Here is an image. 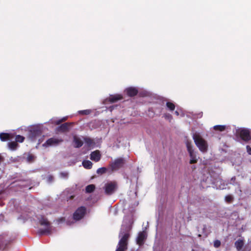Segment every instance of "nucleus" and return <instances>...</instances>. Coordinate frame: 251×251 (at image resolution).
<instances>
[{
  "label": "nucleus",
  "instance_id": "nucleus-1",
  "mask_svg": "<svg viewBox=\"0 0 251 251\" xmlns=\"http://www.w3.org/2000/svg\"><path fill=\"white\" fill-rule=\"evenodd\" d=\"M119 236L120 239L116 251H126L127 249V240L129 237L128 229L127 227L124 229V226L123 225Z\"/></svg>",
  "mask_w": 251,
  "mask_h": 251
},
{
  "label": "nucleus",
  "instance_id": "nucleus-2",
  "mask_svg": "<svg viewBox=\"0 0 251 251\" xmlns=\"http://www.w3.org/2000/svg\"><path fill=\"white\" fill-rule=\"evenodd\" d=\"M193 139L196 146L202 152H206L208 150V144L199 134L194 133L192 135Z\"/></svg>",
  "mask_w": 251,
  "mask_h": 251
},
{
  "label": "nucleus",
  "instance_id": "nucleus-3",
  "mask_svg": "<svg viewBox=\"0 0 251 251\" xmlns=\"http://www.w3.org/2000/svg\"><path fill=\"white\" fill-rule=\"evenodd\" d=\"M37 220L39 221L40 224L45 226V228H40L38 230V233L40 235L45 234H50L51 232V227L50 222L43 215L36 216Z\"/></svg>",
  "mask_w": 251,
  "mask_h": 251
},
{
  "label": "nucleus",
  "instance_id": "nucleus-4",
  "mask_svg": "<svg viewBox=\"0 0 251 251\" xmlns=\"http://www.w3.org/2000/svg\"><path fill=\"white\" fill-rule=\"evenodd\" d=\"M185 144L190 157V163L191 164L196 163L199 157L197 154V152L193 149V145L192 141L186 140L185 141Z\"/></svg>",
  "mask_w": 251,
  "mask_h": 251
},
{
  "label": "nucleus",
  "instance_id": "nucleus-5",
  "mask_svg": "<svg viewBox=\"0 0 251 251\" xmlns=\"http://www.w3.org/2000/svg\"><path fill=\"white\" fill-rule=\"evenodd\" d=\"M104 193L107 195L113 194L117 189V184L115 181H108L103 187Z\"/></svg>",
  "mask_w": 251,
  "mask_h": 251
},
{
  "label": "nucleus",
  "instance_id": "nucleus-6",
  "mask_svg": "<svg viewBox=\"0 0 251 251\" xmlns=\"http://www.w3.org/2000/svg\"><path fill=\"white\" fill-rule=\"evenodd\" d=\"M42 134V130L39 126L32 127L28 132V138L32 141L36 140Z\"/></svg>",
  "mask_w": 251,
  "mask_h": 251
},
{
  "label": "nucleus",
  "instance_id": "nucleus-7",
  "mask_svg": "<svg viewBox=\"0 0 251 251\" xmlns=\"http://www.w3.org/2000/svg\"><path fill=\"white\" fill-rule=\"evenodd\" d=\"M237 133L245 141H248L251 139V133L249 129L240 128L237 129Z\"/></svg>",
  "mask_w": 251,
  "mask_h": 251
},
{
  "label": "nucleus",
  "instance_id": "nucleus-8",
  "mask_svg": "<svg viewBox=\"0 0 251 251\" xmlns=\"http://www.w3.org/2000/svg\"><path fill=\"white\" fill-rule=\"evenodd\" d=\"M63 142L62 139L56 138H50L47 140L43 144V147L48 148L51 146H55L59 145L60 143Z\"/></svg>",
  "mask_w": 251,
  "mask_h": 251
},
{
  "label": "nucleus",
  "instance_id": "nucleus-9",
  "mask_svg": "<svg viewBox=\"0 0 251 251\" xmlns=\"http://www.w3.org/2000/svg\"><path fill=\"white\" fill-rule=\"evenodd\" d=\"M86 213V208L84 207H80L77 209L73 215L74 220L79 221L83 218Z\"/></svg>",
  "mask_w": 251,
  "mask_h": 251
},
{
  "label": "nucleus",
  "instance_id": "nucleus-10",
  "mask_svg": "<svg viewBox=\"0 0 251 251\" xmlns=\"http://www.w3.org/2000/svg\"><path fill=\"white\" fill-rule=\"evenodd\" d=\"M125 163V160L122 158H118L111 163L110 167L112 171H116L122 167Z\"/></svg>",
  "mask_w": 251,
  "mask_h": 251
},
{
  "label": "nucleus",
  "instance_id": "nucleus-11",
  "mask_svg": "<svg viewBox=\"0 0 251 251\" xmlns=\"http://www.w3.org/2000/svg\"><path fill=\"white\" fill-rule=\"evenodd\" d=\"M125 92L128 96L133 97L137 94L138 90L136 87H129L126 88Z\"/></svg>",
  "mask_w": 251,
  "mask_h": 251
},
{
  "label": "nucleus",
  "instance_id": "nucleus-12",
  "mask_svg": "<svg viewBox=\"0 0 251 251\" xmlns=\"http://www.w3.org/2000/svg\"><path fill=\"white\" fill-rule=\"evenodd\" d=\"M146 233L144 231L140 232L139 233L138 236L136 238V243L139 245H141L143 244L144 241L146 239Z\"/></svg>",
  "mask_w": 251,
  "mask_h": 251
},
{
  "label": "nucleus",
  "instance_id": "nucleus-13",
  "mask_svg": "<svg viewBox=\"0 0 251 251\" xmlns=\"http://www.w3.org/2000/svg\"><path fill=\"white\" fill-rule=\"evenodd\" d=\"M101 158V155L99 151L97 150L91 152L90 159L95 162H98Z\"/></svg>",
  "mask_w": 251,
  "mask_h": 251
},
{
  "label": "nucleus",
  "instance_id": "nucleus-14",
  "mask_svg": "<svg viewBox=\"0 0 251 251\" xmlns=\"http://www.w3.org/2000/svg\"><path fill=\"white\" fill-rule=\"evenodd\" d=\"M74 146L75 148H78L83 145V141L80 138L75 135L73 137Z\"/></svg>",
  "mask_w": 251,
  "mask_h": 251
},
{
  "label": "nucleus",
  "instance_id": "nucleus-15",
  "mask_svg": "<svg viewBox=\"0 0 251 251\" xmlns=\"http://www.w3.org/2000/svg\"><path fill=\"white\" fill-rule=\"evenodd\" d=\"M14 138V136L11 133H1L0 134V139L1 141H5L11 140Z\"/></svg>",
  "mask_w": 251,
  "mask_h": 251
},
{
  "label": "nucleus",
  "instance_id": "nucleus-16",
  "mask_svg": "<svg viewBox=\"0 0 251 251\" xmlns=\"http://www.w3.org/2000/svg\"><path fill=\"white\" fill-rule=\"evenodd\" d=\"M123 99V97L120 94H116L114 95H111L110 96L108 100L110 102H115L118 100H122Z\"/></svg>",
  "mask_w": 251,
  "mask_h": 251
},
{
  "label": "nucleus",
  "instance_id": "nucleus-17",
  "mask_svg": "<svg viewBox=\"0 0 251 251\" xmlns=\"http://www.w3.org/2000/svg\"><path fill=\"white\" fill-rule=\"evenodd\" d=\"M244 242L242 240L239 239L235 243V246L238 251H244L243 249Z\"/></svg>",
  "mask_w": 251,
  "mask_h": 251
},
{
  "label": "nucleus",
  "instance_id": "nucleus-18",
  "mask_svg": "<svg viewBox=\"0 0 251 251\" xmlns=\"http://www.w3.org/2000/svg\"><path fill=\"white\" fill-rule=\"evenodd\" d=\"M70 126V124L68 123H66L65 124H62L60 126L57 127V130L61 132H65L69 130V126Z\"/></svg>",
  "mask_w": 251,
  "mask_h": 251
},
{
  "label": "nucleus",
  "instance_id": "nucleus-19",
  "mask_svg": "<svg viewBox=\"0 0 251 251\" xmlns=\"http://www.w3.org/2000/svg\"><path fill=\"white\" fill-rule=\"evenodd\" d=\"M83 140L85 143L90 148H93L95 145V143L93 139L89 137H84Z\"/></svg>",
  "mask_w": 251,
  "mask_h": 251
},
{
  "label": "nucleus",
  "instance_id": "nucleus-20",
  "mask_svg": "<svg viewBox=\"0 0 251 251\" xmlns=\"http://www.w3.org/2000/svg\"><path fill=\"white\" fill-rule=\"evenodd\" d=\"M67 119V117H63L61 119H59V120L57 119L56 118H52L50 120V122L51 124H54L55 125H59L61 122L66 121Z\"/></svg>",
  "mask_w": 251,
  "mask_h": 251
},
{
  "label": "nucleus",
  "instance_id": "nucleus-21",
  "mask_svg": "<svg viewBox=\"0 0 251 251\" xmlns=\"http://www.w3.org/2000/svg\"><path fill=\"white\" fill-rule=\"evenodd\" d=\"M223 181L221 179L217 180L215 183V186L217 189H224L226 188L224 184H222Z\"/></svg>",
  "mask_w": 251,
  "mask_h": 251
},
{
  "label": "nucleus",
  "instance_id": "nucleus-22",
  "mask_svg": "<svg viewBox=\"0 0 251 251\" xmlns=\"http://www.w3.org/2000/svg\"><path fill=\"white\" fill-rule=\"evenodd\" d=\"M83 166L87 169H90L92 167V163L89 160H84L82 162Z\"/></svg>",
  "mask_w": 251,
  "mask_h": 251
},
{
  "label": "nucleus",
  "instance_id": "nucleus-23",
  "mask_svg": "<svg viewBox=\"0 0 251 251\" xmlns=\"http://www.w3.org/2000/svg\"><path fill=\"white\" fill-rule=\"evenodd\" d=\"M95 189V186L94 184H90L86 186L85 188L86 192V193H91Z\"/></svg>",
  "mask_w": 251,
  "mask_h": 251
},
{
  "label": "nucleus",
  "instance_id": "nucleus-24",
  "mask_svg": "<svg viewBox=\"0 0 251 251\" xmlns=\"http://www.w3.org/2000/svg\"><path fill=\"white\" fill-rule=\"evenodd\" d=\"M226 126L223 125H216L213 126V128L216 130L223 131L226 129Z\"/></svg>",
  "mask_w": 251,
  "mask_h": 251
},
{
  "label": "nucleus",
  "instance_id": "nucleus-25",
  "mask_svg": "<svg viewBox=\"0 0 251 251\" xmlns=\"http://www.w3.org/2000/svg\"><path fill=\"white\" fill-rule=\"evenodd\" d=\"M8 145L10 149L11 150H15L17 148L18 144L16 142H10L8 143Z\"/></svg>",
  "mask_w": 251,
  "mask_h": 251
},
{
  "label": "nucleus",
  "instance_id": "nucleus-26",
  "mask_svg": "<svg viewBox=\"0 0 251 251\" xmlns=\"http://www.w3.org/2000/svg\"><path fill=\"white\" fill-rule=\"evenodd\" d=\"M35 158V156L32 154H28L26 157V160L28 163L33 162Z\"/></svg>",
  "mask_w": 251,
  "mask_h": 251
},
{
  "label": "nucleus",
  "instance_id": "nucleus-27",
  "mask_svg": "<svg viewBox=\"0 0 251 251\" xmlns=\"http://www.w3.org/2000/svg\"><path fill=\"white\" fill-rule=\"evenodd\" d=\"M27 184V182L26 181H21L18 183V185L22 188H26L28 187Z\"/></svg>",
  "mask_w": 251,
  "mask_h": 251
},
{
  "label": "nucleus",
  "instance_id": "nucleus-28",
  "mask_svg": "<svg viewBox=\"0 0 251 251\" xmlns=\"http://www.w3.org/2000/svg\"><path fill=\"white\" fill-rule=\"evenodd\" d=\"M166 106L167 108L170 110L171 111H173L175 109V104L171 102H167L166 103Z\"/></svg>",
  "mask_w": 251,
  "mask_h": 251
},
{
  "label": "nucleus",
  "instance_id": "nucleus-29",
  "mask_svg": "<svg viewBox=\"0 0 251 251\" xmlns=\"http://www.w3.org/2000/svg\"><path fill=\"white\" fill-rule=\"evenodd\" d=\"M25 139V137L20 135H16L15 140L16 142L22 143Z\"/></svg>",
  "mask_w": 251,
  "mask_h": 251
},
{
  "label": "nucleus",
  "instance_id": "nucleus-30",
  "mask_svg": "<svg viewBox=\"0 0 251 251\" xmlns=\"http://www.w3.org/2000/svg\"><path fill=\"white\" fill-rule=\"evenodd\" d=\"M106 170L107 169L105 167L100 168L97 170V173L98 174L101 175L106 173Z\"/></svg>",
  "mask_w": 251,
  "mask_h": 251
},
{
  "label": "nucleus",
  "instance_id": "nucleus-31",
  "mask_svg": "<svg viewBox=\"0 0 251 251\" xmlns=\"http://www.w3.org/2000/svg\"><path fill=\"white\" fill-rule=\"evenodd\" d=\"M92 111L90 109H86L83 110H80L78 111V113L83 115H89L91 113Z\"/></svg>",
  "mask_w": 251,
  "mask_h": 251
},
{
  "label": "nucleus",
  "instance_id": "nucleus-32",
  "mask_svg": "<svg viewBox=\"0 0 251 251\" xmlns=\"http://www.w3.org/2000/svg\"><path fill=\"white\" fill-rule=\"evenodd\" d=\"M53 180H54V177L52 176H51L50 175H49L46 177V181L49 183L52 182L53 181Z\"/></svg>",
  "mask_w": 251,
  "mask_h": 251
},
{
  "label": "nucleus",
  "instance_id": "nucleus-33",
  "mask_svg": "<svg viewBox=\"0 0 251 251\" xmlns=\"http://www.w3.org/2000/svg\"><path fill=\"white\" fill-rule=\"evenodd\" d=\"M69 174L67 172H63L60 173V176L62 178H67Z\"/></svg>",
  "mask_w": 251,
  "mask_h": 251
},
{
  "label": "nucleus",
  "instance_id": "nucleus-34",
  "mask_svg": "<svg viewBox=\"0 0 251 251\" xmlns=\"http://www.w3.org/2000/svg\"><path fill=\"white\" fill-rule=\"evenodd\" d=\"M221 245V242L219 240H215L214 242V246L216 248H218Z\"/></svg>",
  "mask_w": 251,
  "mask_h": 251
},
{
  "label": "nucleus",
  "instance_id": "nucleus-35",
  "mask_svg": "<svg viewBox=\"0 0 251 251\" xmlns=\"http://www.w3.org/2000/svg\"><path fill=\"white\" fill-rule=\"evenodd\" d=\"M232 200V197L229 195L225 197V200L227 202H230Z\"/></svg>",
  "mask_w": 251,
  "mask_h": 251
},
{
  "label": "nucleus",
  "instance_id": "nucleus-36",
  "mask_svg": "<svg viewBox=\"0 0 251 251\" xmlns=\"http://www.w3.org/2000/svg\"><path fill=\"white\" fill-rule=\"evenodd\" d=\"M247 148V151L248 153L250 155H251V147H250L249 146L247 145L246 146Z\"/></svg>",
  "mask_w": 251,
  "mask_h": 251
},
{
  "label": "nucleus",
  "instance_id": "nucleus-37",
  "mask_svg": "<svg viewBox=\"0 0 251 251\" xmlns=\"http://www.w3.org/2000/svg\"><path fill=\"white\" fill-rule=\"evenodd\" d=\"M65 221V219L64 218H61L58 219L57 222L58 224L63 223Z\"/></svg>",
  "mask_w": 251,
  "mask_h": 251
},
{
  "label": "nucleus",
  "instance_id": "nucleus-38",
  "mask_svg": "<svg viewBox=\"0 0 251 251\" xmlns=\"http://www.w3.org/2000/svg\"><path fill=\"white\" fill-rule=\"evenodd\" d=\"M235 177H232V178H231V180H230V184H232V182H232V181H234V180H235Z\"/></svg>",
  "mask_w": 251,
  "mask_h": 251
},
{
  "label": "nucleus",
  "instance_id": "nucleus-39",
  "mask_svg": "<svg viewBox=\"0 0 251 251\" xmlns=\"http://www.w3.org/2000/svg\"><path fill=\"white\" fill-rule=\"evenodd\" d=\"M175 113L177 116H178L179 115V112L178 111H176Z\"/></svg>",
  "mask_w": 251,
  "mask_h": 251
},
{
  "label": "nucleus",
  "instance_id": "nucleus-40",
  "mask_svg": "<svg viewBox=\"0 0 251 251\" xmlns=\"http://www.w3.org/2000/svg\"><path fill=\"white\" fill-rule=\"evenodd\" d=\"M113 108H114V106H110V107H109V109H110V110L111 111L113 109Z\"/></svg>",
  "mask_w": 251,
  "mask_h": 251
},
{
  "label": "nucleus",
  "instance_id": "nucleus-41",
  "mask_svg": "<svg viewBox=\"0 0 251 251\" xmlns=\"http://www.w3.org/2000/svg\"><path fill=\"white\" fill-rule=\"evenodd\" d=\"M3 160V157L0 155V163Z\"/></svg>",
  "mask_w": 251,
  "mask_h": 251
},
{
  "label": "nucleus",
  "instance_id": "nucleus-42",
  "mask_svg": "<svg viewBox=\"0 0 251 251\" xmlns=\"http://www.w3.org/2000/svg\"><path fill=\"white\" fill-rule=\"evenodd\" d=\"M42 141L41 140V139H39V143H38V144H40V143L42 142Z\"/></svg>",
  "mask_w": 251,
  "mask_h": 251
},
{
  "label": "nucleus",
  "instance_id": "nucleus-43",
  "mask_svg": "<svg viewBox=\"0 0 251 251\" xmlns=\"http://www.w3.org/2000/svg\"><path fill=\"white\" fill-rule=\"evenodd\" d=\"M239 191L240 193L241 192V190L240 189H239Z\"/></svg>",
  "mask_w": 251,
  "mask_h": 251
},
{
  "label": "nucleus",
  "instance_id": "nucleus-44",
  "mask_svg": "<svg viewBox=\"0 0 251 251\" xmlns=\"http://www.w3.org/2000/svg\"><path fill=\"white\" fill-rule=\"evenodd\" d=\"M168 117H171V116L169 115V116H168Z\"/></svg>",
  "mask_w": 251,
  "mask_h": 251
}]
</instances>
